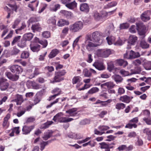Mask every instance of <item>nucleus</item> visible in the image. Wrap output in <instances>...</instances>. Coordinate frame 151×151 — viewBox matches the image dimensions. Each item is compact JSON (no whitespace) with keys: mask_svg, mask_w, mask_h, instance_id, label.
I'll use <instances>...</instances> for the list:
<instances>
[{"mask_svg":"<svg viewBox=\"0 0 151 151\" xmlns=\"http://www.w3.org/2000/svg\"><path fill=\"white\" fill-rule=\"evenodd\" d=\"M100 45V43L94 42L91 38L88 37L82 45L83 48L85 47L88 51H91L94 50L95 47Z\"/></svg>","mask_w":151,"mask_h":151,"instance_id":"obj_1","label":"nucleus"},{"mask_svg":"<svg viewBox=\"0 0 151 151\" xmlns=\"http://www.w3.org/2000/svg\"><path fill=\"white\" fill-rule=\"evenodd\" d=\"M136 29L139 35L140 36V39H144L146 36L147 29L146 26L142 23H139L136 24Z\"/></svg>","mask_w":151,"mask_h":151,"instance_id":"obj_2","label":"nucleus"},{"mask_svg":"<svg viewBox=\"0 0 151 151\" xmlns=\"http://www.w3.org/2000/svg\"><path fill=\"white\" fill-rule=\"evenodd\" d=\"M66 73V72L65 70L55 72V76L52 80L50 81V82L51 83L59 82L63 80L64 78L63 76L65 75Z\"/></svg>","mask_w":151,"mask_h":151,"instance_id":"obj_3","label":"nucleus"},{"mask_svg":"<svg viewBox=\"0 0 151 151\" xmlns=\"http://www.w3.org/2000/svg\"><path fill=\"white\" fill-rule=\"evenodd\" d=\"M140 56L139 52H135L132 50L127 51L124 54V58L127 59H132L139 57Z\"/></svg>","mask_w":151,"mask_h":151,"instance_id":"obj_4","label":"nucleus"},{"mask_svg":"<svg viewBox=\"0 0 151 151\" xmlns=\"http://www.w3.org/2000/svg\"><path fill=\"white\" fill-rule=\"evenodd\" d=\"M83 27V23L81 21H78L70 25L69 29L72 32H76L81 30Z\"/></svg>","mask_w":151,"mask_h":151,"instance_id":"obj_5","label":"nucleus"},{"mask_svg":"<svg viewBox=\"0 0 151 151\" xmlns=\"http://www.w3.org/2000/svg\"><path fill=\"white\" fill-rule=\"evenodd\" d=\"M111 50L109 49H99L97 51V55L98 57L106 58L111 53Z\"/></svg>","mask_w":151,"mask_h":151,"instance_id":"obj_6","label":"nucleus"},{"mask_svg":"<svg viewBox=\"0 0 151 151\" xmlns=\"http://www.w3.org/2000/svg\"><path fill=\"white\" fill-rule=\"evenodd\" d=\"M137 68V71H134L132 70H131V72L130 73L127 71L122 69L120 71V73L124 76L132 75L133 74L139 73L141 71V69L139 67H138Z\"/></svg>","mask_w":151,"mask_h":151,"instance_id":"obj_7","label":"nucleus"},{"mask_svg":"<svg viewBox=\"0 0 151 151\" xmlns=\"http://www.w3.org/2000/svg\"><path fill=\"white\" fill-rule=\"evenodd\" d=\"M7 79L2 78L0 79V89L1 91L6 90L8 88L9 84L8 83L6 82Z\"/></svg>","mask_w":151,"mask_h":151,"instance_id":"obj_8","label":"nucleus"},{"mask_svg":"<svg viewBox=\"0 0 151 151\" xmlns=\"http://www.w3.org/2000/svg\"><path fill=\"white\" fill-rule=\"evenodd\" d=\"M10 69L12 73L17 74H19L23 71V69L21 67L18 65H14L11 66Z\"/></svg>","mask_w":151,"mask_h":151,"instance_id":"obj_9","label":"nucleus"},{"mask_svg":"<svg viewBox=\"0 0 151 151\" xmlns=\"http://www.w3.org/2000/svg\"><path fill=\"white\" fill-rule=\"evenodd\" d=\"M93 65L99 70H102L105 69V67L103 62L99 61H96Z\"/></svg>","mask_w":151,"mask_h":151,"instance_id":"obj_10","label":"nucleus"},{"mask_svg":"<svg viewBox=\"0 0 151 151\" xmlns=\"http://www.w3.org/2000/svg\"><path fill=\"white\" fill-rule=\"evenodd\" d=\"M150 13V11L147 10L144 12L141 15V18L142 21L146 22L149 20L150 18L149 14Z\"/></svg>","mask_w":151,"mask_h":151,"instance_id":"obj_11","label":"nucleus"},{"mask_svg":"<svg viewBox=\"0 0 151 151\" xmlns=\"http://www.w3.org/2000/svg\"><path fill=\"white\" fill-rule=\"evenodd\" d=\"M5 75L10 80L12 81H16L19 78V76L16 74H12L9 72H6Z\"/></svg>","mask_w":151,"mask_h":151,"instance_id":"obj_12","label":"nucleus"},{"mask_svg":"<svg viewBox=\"0 0 151 151\" xmlns=\"http://www.w3.org/2000/svg\"><path fill=\"white\" fill-rule=\"evenodd\" d=\"M100 33L98 31L95 32L92 34V37L93 40V41L98 43H100V45L101 44V43L100 42Z\"/></svg>","mask_w":151,"mask_h":151,"instance_id":"obj_13","label":"nucleus"},{"mask_svg":"<svg viewBox=\"0 0 151 151\" xmlns=\"http://www.w3.org/2000/svg\"><path fill=\"white\" fill-rule=\"evenodd\" d=\"M133 98V96H129L125 95L121 96L119 98V100L126 103H129Z\"/></svg>","mask_w":151,"mask_h":151,"instance_id":"obj_14","label":"nucleus"},{"mask_svg":"<svg viewBox=\"0 0 151 151\" xmlns=\"http://www.w3.org/2000/svg\"><path fill=\"white\" fill-rule=\"evenodd\" d=\"M100 148L105 149V151H110V149L113 148V146H111V144H108L105 142L100 143Z\"/></svg>","mask_w":151,"mask_h":151,"instance_id":"obj_15","label":"nucleus"},{"mask_svg":"<svg viewBox=\"0 0 151 151\" xmlns=\"http://www.w3.org/2000/svg\"><path fill=\"white\" fill-rule=\"evenodd\" d=\"M10 114H8L4 118V121L2 124V126L3 128L5 129H7L9 126V123L8 120L10 118Z\"/></svg>","mask_w":151,"mask_h":151,"instance_id":"obj_16","label":"nucleus"},{"mask_svg":"<svg viewBox=\"0 0 151 151\" xmlns=\"http://www.w3.org/2000/svg\"><path fill=\"white\" fill-rule=\"evenodd\" d=\"M81 81V78L79 76H75L72 79V83L73 84L77 83L76 86V88H78L80 85L82 84V83H80Z\"/></svg>","mask_w":151,"mask_h":151,"instance_id":"obj_17","label":"nucleus"},{"mask_svg":"<svg viewBox=\"0 0 151 151\" xmlns=\"http://www.w3.org/2000/svg\"><path fill=\"white\" fill-rule=\"evenodd\" d=\"M34 126H25L23 127L22 129L23 134H27L30 132L34 128Z\"/></svg>","mask_w":151,"mask_h":151,"instance_id":"obj_18","label":"nucleus"},{"mask_svg":"<svg viewBox=\"0 0 151 151\" xmlns=\"http://www.w3.org/2000/svg\"><path fill=\"white\" fill-rule=\"evenodd\" d=\"M77 110L78 109L77 108H73L66 111V112L69 114L68 116H75L78 113L77 111Z\"/></svg>","mask_w":151,"mask_h":151,"instance_id":"obj_19","label":"nucleus"},{"mask_svg":"<svg viewBox=\"0 0 151 151\" xmlns=\"http://www.w3.org/2000/svg\"><path fill=\"white\" fill-rule=\"evenodd\" d=\"M137 40V37L135 35H131L128 39V43L130 45H134Z\"/></svg>","mask_w":151,"mask_h":151,"instance_id":"obj_20","label":"nucleus"},{"mask_svg":"<svg viewBox=\"0 0 151 151\" xmlns=\"http://www.w3.org/2000/svg\"><path fill=\"white\" fill-rule=\"evenodd\" d=\"M60 13L63 16L68 18H70L73 17V14L72 12L66 10H61L60 11Z\"/></svg>","mask_w":151,"mask_h":151,"instance_id":"obj_21","label":"nucleus"},{"mask_svg":"<svg viewBox=\"0 0 151 151\" xmlns=\"http://www.w3.org/2000/svg\"><path fill=\"white\" fill-rule=\"evenodd\" d=\"M80 9L82 12L87 13L89 11V8L87 4L83 3L81 4L80 5Z\"/></svg>","mask_w":151,"mask_h":151,"instance_id":"obj_22","label":"nucleus"},{"mask_svg":"<svg viewBox=\"0 0 151 151\" xmlns=\"http://www.w3.org/2000/svg\"><path fill=\"white\" fill-rule=\"evenodd\" d=\"M139 43L140 47L143 49H147L149 47V44L144 39H141Z\"/></svg>","mask_w":151,"mask_h":151,"instance_id":"obj_23","label":"nucleus"},{"mask_svg":"<svg viewBox=\"0 0 151 151\" xmlns=\"http://www.w3.org/2000/svg\"><path fill=\"white\" fill-rule=\"evenodd\" d=\"M69 24V22L66 20L61 19H60L58 22L57 25L60 27H62L65 25H68Z\"/></svg>","mask_w":151,"mask_h":151,"instance_id":"obj_24","label":"nucleus"},{"mask_svg":"<svg viewBox=\"0 0 151 151\" xmlns=\"http://www.w3.org/2000/svg\"><path fill=\"white\" fill-rule=\"evenodd\" d=\"M40 46L38 44L30 45L31 50L33 52H37L40 50Z\"/></svg>","mask_w":151,"mask_h":151,"instance_id":"obj_25","label":"nucleus"},{"mask_svg":"<svg viewBox=\"0 0 151 151\" xmlns=\"http://www.w3.org/2000/svg\"><path fill=\"white\" fill-rule=\"evenodd\" d=\"M14 101L16 102L17 105H20L24 101V99L22 95H17L16 98Z\"/></svg>","mask_w":151,"mask_h":151,"instance_id":"obj_26","label":"nucleus"},{"mask_svg":"<svg viewBox=\"0 0 151 151\" xmlns=\"http://www.w3.org/2000/svg\"><path fill=\"white\" fill-rule=\"evenodd\" d=\"M93 17L97 21H102L104 19V15H101L97 12H95L93 14Z\"/></svg>","mask_w":151,"mask_h":151,"instance_id":"obj_27","label":"nucleus"},{"mask_svg":"<svg viewBox=\"0 0 151 151\" xmlns=\"http://www.w3.org/2000/svg\"><path fill=\"white\" fill-rule=\"evenodd\" d=\"M108 44L111 45L112 44H114L116 38L113 36H109L106 38Z\"/></svg>","mask_w":151,"mask_h":151,"instance_id":"obj_28","label":"nucleus"},{"mask_svg":"<svg viewBox=\"0 0 151 151\" xmlns=\"http://www.w3.org/2000/svg\"><path fill=\"white\" fill-rule=\"evenodd\" d=\"M59 51L57 49L52 50L49 55L48 57L50 58H52L55 57L59 53Z\"/></svg>","mask_w":151,"mask_h":151,"instance_id":"obj_29","label":"nucleus"},{"mask_svg":"<svg viewBox=\"0 0 151 151\" xmlns=\"http://www.w3.org/2000/svg\"><path fill=\"white\" fill-rule=\"evenodd\" d=\"M66 99H67L66 97H65V98L63 97V98H57V99H56L55 101H54L53 102H51L50 104L47 105L46 106V108H48L51 107L54 104H56L59 101V100L60 99H61V101L63 102V101L66 100Z\"/></svg>","mask_w":151,"mask_h":151,"instance_id":"obj_30","label":"nucleus"},{"mask_svg":"<svg viewBox=\"0 0 151 151\" xmlns=\"http://www.w3.org/2000/svg\"><path fill=\"white\" fill-rule=\"evenodd\" d=\"M77 3L75 1L65 5V6L70 9H73L77 6Z\"/></svg>","mask_w":151,"mask_h":151,"instance_id":"obj_31","label":"nucleus"},{"mask_svg":"<svg viewBox=\"0 0 151 151\" xmlns=\"http://www.w3.org/2000/svg\"><path fill=\"white\" fill-rule=\"evenodd\" d=\"M112 78L117 83L121 82L123 80L122 77L118 75H115L112 76Z\"/></svg>","mask_w":151,"mask_h":151,"instance_id":"obj_32","label":"nucleus"},{"mask_svg":"<svg viewBox=\"0 0 151 151\" xmlns=\"http://www.w3.org/2000/svg\"><path fill=\"white\" fill-rule=\"evenodd\" d=\"M63 113L60 112L58 113L55 116L53 119V120L55 122L57 121L59 122V120L61 119V117L63 116Z\"/></svg>","mask_w":151,"mask_h":151,"instance_id":"obj_33","label":"nucleus"},{"mask_svg":"<svg viewBox=\"0 0 151 151\" xmlns=\"http://www.w3.org/2000/svg\"><path fill=\"white\" fill-rule=\"evenodd\" d=\"M33 36L32 34L31 33H28L24 35L23 38L26 40H30L33 38Z\"/></svg>","mask_w":151,"mask_h":151,"instance_id":"obj_34","label":"nucleus"},{"mask_svg":"<svg viewBox=\"0 0 151 151\" xmlns=\"http://www.w3.org/2000/svg\"><path fill=\"white\" fill-rule=\"evenodd\" d=\"M60 119L59 122L60 123L67 122L73 120V119L72 118H68L62 116Z\"/></svg>","mask_w":151,"mask_h":151,"instance_id":"obj_35","label":"nucleus"},{"mask_svg":"<svg viewBox=\"0 0 151 151\" xmlns=\"http://www.w3.org/2000/svg\"><path fill=\"white\" fill-rule=\"evenodd\" d=\"M52 132L51 131H48L44 133V135L43 137V139L45 140H47L52 136Z\"/></svg>","mask_w":151,"mask_h":151,"instance_id":"obj_36","label":"nucleus"},{"mask_svg":"<svg viewBox=\"0 0 151 151\" xmlns=\"http://www.w3.org/2000/svg\"><path fill=\"white\" fill-rule=\"evenodd\" d=\"M117 63L120 66H122L123 67H125L128 64V63L126 61H124L123 59L118 60L117 61Z\"/></svg>","mask_w":151,"mask_h":151,"instance_id":"obj_37","label":"nucleus"},{"mask_svg":"<svg viewBox=\"0 0 151 151\" xmlns=\"http://www.w3.org/2000/svg\"><path fill=\"white\" fill-rule=\"evenodd\" d=\"M53 123V122L52 121H47L42 125V128L45 129L47 128Z\"/></svg>","mask_w":151,"mask_h":151,"instance_id":"obj_38","label":"nucleus"},{"mask_svg":"<svg viewBox=\"0 0 151 151\" xmlns=\"http://www.w3.org/2000/svg\"><path fill=\"white\" fill-rule=\"evenodd\" d=\"M29 54L28 52L23 51L21 54V58L22 59H26L29 57Z\"/></svg>","mask_w":151,"mask_h":151,"instance_id":"obj_39","label":"nucleus"},{"mask_svg":"<svg viewBox=\"0 0 151 151\" xmlns=\"http://www.w3.org/2000/svg\"><path fill=\"white\" fill-rule=\"evenodd\" d=\"M129 26V24L127 23H123L120 24L119 28L121 30L127 29Z\"/></svg>","mask_w":151,"mask_h":151,"instance_id":"obj_40","label":"nucleus"},{"mask_svg":"<svg viewBox=\"0 0 151 151\" xmlns=\"http://www.w3.org/2000/svg\"><path fill=\"white\" fill-rule=\"evenodd\" d=\"M20 51L18 48L14 47L11 52L12 55H17L20 52Z\"/></svg>","mask_w":151,"mask_h":151,"instance_id":"obj_41","label":"nucleus"},{"mask_svg":"<svg viewBox=\"0 0 151 151\" xmlns=\"http://www.w3.org/2000/svg\"><path fill=\"white\" fill-rule=\"evenodd\" d=\"M125 105L122 103H118L116 106L115 108L116 109L118 110L123 109L125 107Z\"/></svg>","mask_w":151,"mask_h":151,"instance_id":"obj_42","label":"nucleus"},{"mask_svg":"<svg viewBox=\"0 0 151 151\" xmlns=\"http://www.w3.org/2000/svg\"><path fill=\"white\" fill-rule=\"evenodd\" d=\"M80 37V36L78 37L74 41L72 45L73 47V49H74L75 47L76 46H78V48H79L80 47L79 45H78V43Z\"/></svg>","mask_w":151,"mask_h":151,"instance_id":"obj_43","label":"nucleus"},{"mask_svg":"<svg viewBox=\"0 0 151 151\" xmlns=\"http://www.w3.org/2000/svg\"><path fill=\"white\" fill-rule=\"evenodd\" d=\"M50 142V141H47V142L42 141L40 143V150H42L44 148L45 146L47 145L48 143Z\"/></svg>","mask_w":151,"mask_h":151,"instance_id":"obj_44","label":"nucleus"},{"mask_svg":"<svg viewBox=\"0 0 151 151\" xmlns=\"http://www.w3.org/2000/svg\"><path fill=\"white\" fill-rule=\"evenodd\" d=\"M21 37V36H18L14 37L11 43L12 45H13L17 42H19Z\"/></svg>","mask_w":151,"mask_h":151,"instance_id":"obj_45","label":"nucleus"},{"mask_svg":"<svg viewBox=\"0 0 151 151\" xmlns=\"http://www.w3.org/2000/svg\"><path fill=\"white\" fill-rule=\"evenodd\" d=\"M47 23L49 24L52 25H55V24L56 20L54 17H52L49 19L47 20Z\"/></svg>","mask_w":151,"mask_h":151,"instance_id":"obj_46","label":"nucleus"},{"mask_svg":"<svg viewBox=\"0 0 151 151\" xmlns=\"http://www.w3.org/2000/svg\"><path fill=\"white\" fill-rule=\"evenodd\" d=\"M83 72L85 76L86 77H90L91 76V73L90 71H89L86 69L83 70Z\"/></svg>","mask_w":151,"mask_h":151,"instance_id":"obj_47","label":"nucleus"},{"mask_svg":"<svg viewBox=\"0 0 151 151\" xmlns=\"http://www.w3.org/2000/svg\"><path fill=\"white\" fill-rule=\"evenodd\" d=\"M20 20L18 19H17L14 21L13 24L12 25V27L13 29L15 28L18 26L20 23Z\"/></svg>","mask_w":151,"mask_h":151,"instance_id":"obj_48","label":"nucleus"},{"mask_svg":"<svg viewBox=\"0 0 151 151\" xmlns=\"http://www.w3.org/2000/svg\"><path fill=\"white\" fill-rule=\"evenodd\" d=\"M99 91V89L96 87H93L88 92V93L89 94H93Z\"/></svg>","mask_w":151,"mask_h":151,"instance_id":"obj_49","label":"nucleus"},{"mask_svg":"<svg viewBox=\"0 0 151 151\" xmlns=\"http://www.w3.org/2000/svg\"><path fill=\"white\" fill-rule=\"evenodd\" d=\"M117 4V2L116 1H112L107 4V7L108 8H110L116 6Z\"/></svg>","mask_w":151,"mask_h":151,"instance_id":"obj_50","label":"nucleus"},{"mask_svg":"<svg viewBox=\"0 0 151 151\" xmlns=\"http://www.w3.org/2000/svg\"><path fill=\"white\" fill-rule=\"evenodd\" d=\"M99 129L101 131H104L109 129V127L106 126H100L98 127Z\"/></svg>","mask_w":151,"mask_h":151,"instance_id":"obj_51","label":"nucleus"},{"mask_svg":"<svg viewBox=\"0 0 151 151\" xmlns=\"http://www.w3.org/2000/svg\"><path fill=\"white\" fill-rule=\"evenodd\" d=\"M144 67L147 70H151V62H148L146 63L144 65Z\"/></svg>","mask_w":151,"mask_h":151,"instance_id":"obj_52","label":"nucleus"},{"mask_svg":"<svg viewBox=\"0 0 151 151\" xmlns=\"http://www.w3.org/2000/svg\"><path fill=\"white\" fill-rule=\"evenodd\" d=\"M106 86L108 88H113L115 86V84L114 83L112 82H108L106 83Z\"/></svg>","mask_w":151,"mask_h":151,"instance_id":"obj_53","label":"nucleus"},{"mask_svg":"<svg viewBox=\"0 0 151 151\" xmlns=\"http://www.w3.org/2000/svg\"><path fill=\"white\" fill-rule=\"evenodd\" d=\"M32 86L33 88L35 89H37L41 88V85L35 82L32 83Z\"/></svg>","mask_w":151,"mask_h":151,"instance_id":"obj_54","label":"nucleus"},{"mask_svg":"<svg viewBox=\"0 0 151 151\" xmlns=\"http://www.w3.org/2000/svg\"><path fill=\"white\" fill-rule=\"evenodd\" d=\"M40 73L39 70L37 68H35L33 74L32 75L30 76L29 78H32L35 77V76H37L40 74Z\"/></svg>","mask_w":151,"mask_h":151,"instance_id":"obj_55","label":"nucleus"},{"mask_svg":"<svg viewBox=\"0 0 151 151\" xmlns=\"http://www.w3.org/2000/svg\"><path fill=\"white\" fill-rule=\"evenodd\" d=\"M136 28L134 25H132L129 29V32L132 33H135L136 32Z\"/></svg>","mask_w":151,"mask_h":151,"instance_id":"obj_56","label":"nucleus"},{"mask_svg":"<svg viewBox=\"0 0 151 151\" xmlns=\"http://www.w3.org/2000/svg\"><path fill=\"white\" fill-rule=\"evenodd\" d=\"M74 136V139H78L83 138V135L79 133H75Z\"/></svg>","mask_w":151,"mask_h":151,"instance_id":"obj_57","label":"nucleus"},{"mask_svg":"<svg viewBox=\"0 0 151 151\" xmlns=\"http://www.w3.org/2000/svg\"><path fill=\"white\" fill-rule=\"evenodd\" d=\"M114 68V65L112 62L108 63L107 68L109 71H111Z\"/></svg>","mask_w":151,"mask_h":151,"instance_id":"obj_58","label":"nucleus"},{"mask_svg":"<svg viewBox=\"0 0 151 151\" xmlns=\"http://www.w3.org/2000/svg\"><path fill=\"white\" fill-rule=\"evenodd\" d=\"M52 93H57L56 94H59V95L61 94L62 93V92L61 90L59 88H57L54 89L52 91Z\"/></svg>","mask_w":151,"mask_h":151,"instance_id":"obj_59","label":"nucleus"},{"mask_svg":"<svg viewBox=\"0 0 151 151\" xmlns=\"http://www.w3.org/2000/svg\"><path fill=\"white\" fill-rule=\"evenodd\" d=\"M50 33L48 31H45L43 32L42 36L45 38H48L50 36Z\"/></svg>","mask_w":151,"mask_h":151,"instance_id":"obj_60","label":"nucleus"},{"mask_svg":"<svg viewBox=\"0 0 151 151\" xmlns=\"http://www.w3.org/2000/svg\"><path fill=\"white\" fill-rule=\"evenodd\" d=\"M90 122V121L89 120L86 119L81 121L80 124L81 125H85L89 124Z\"/></svg>","mask_w":151,"mask_h":151,"instance_id":"obj_61","label":"nucleus"},{"mask_svg":"<svg viewBox=\"0 0 151 151\" xmlns=\"http://www.w3.org/2000/svg\"><path fill=\"white\" fill-rule=\"evenodd\" d=\"M125 92V90L123 88L120 87L118 89V93L119 95H121L124 94Z\"/></svg>","mask_w":151,"mask_h":151,"instance_id":"obj_62","label":"nucleus"},{"mask_svg":"<svg viewBox=\"0 0 151 151\" xmlns=\"http://www.w3.org/2000/svg\"><path fill=\"white\" fill-rule=\"evenodd\" d=\"M41 100L40 97V96H37L35 97L34 99V102L35 104H36L38 103Z\"/></svg>","mask_w":151,"mask_h":151,"instance_id":"obj_63","label":"nucleus"},{"mask_svg":"<svg viewBox=\"0 0 151 151\" xmlns=\"http://www.w3.org/2000/svg\"><path fill=\"white\" fill-rule=\"evenodd\" d=\"M39 43L42 45L44 47H45L47 45V42L46 40H40Z\"/></svg>","mask_w":151,"mask_h":151,"instance_id":"obj_64","label":"nucleus"}]
</instances>
